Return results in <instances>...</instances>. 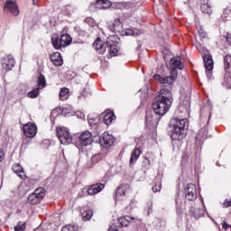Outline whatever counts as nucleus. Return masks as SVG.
Instances as JSON below:
<instances>
[{"mask_svg":"<svg viewBox=\"0 0 231 231\" xmlns=\"http://www.w3.org/2000/svg\"><path fill=\"white\" fill-rule=\"evenodd\" d=\"M33 5H37L39 3V0H32Z\"/></svg>","mask_w":231,"mask_h":231,"instance_id":"09e8293b","label":"nucleus"},{"mask_svg":"<svg viewBox=\"0 0 231 231\" xmlns=\"http://www.w3.org/2000/svg\"><path fill=\"white\" fill-rule=\"evenodd\" d=\"M68 95H69V89L62 88L60 91V100H68Z\"/></svg>","mask_w":231,"mask_h":231,"instance_id":"c756f323","label":"nucleus"},{"mask_svg":"<svg viewBox=\"0 0 231 231\" xmlns=\"http://www.w3.org/2000/svg\"><path fill=\"white\" fill-rule=\"evenodd\" d=\"M56 131L57 136L62 145H69V143L73 142V136H71L69 129L66 127H58Z\"/></svg>","mask_w":231,"mask_h":231,"instance_id":"39448f33","label":"nucleus"},{"mask_svg":"<svg viewBox=\"0 0 231 231\" xmlns=\"http://www.w3.org/2000/svg\"><path fill=\"white\" fill-rule=\"evenodd\" d=\"M12 171H14L15 174H17V176L22 180H26V178H28L26 176V173L24 172V169L23 168V166H21V164L17 162L13 164Z\"/></svg>","mask_w":231,"mask_h":231,"instance_id":"6ab92c4d","label":"nucleus"},{"mask_svg":"<svg viewBox=\"0 0 231 231\" xmlns=\"http://www.w3.org/2000/svg\"><path fill=\"white\" fill-rule=\"evenodd\" d=\"M181 106H190V97L189 96H181L180 97Z\"/></svg>","mask_w":231,"mask_h":231,"instance_id":"473e14b6","label":"nucleus"},{"mask_svg":"<svg viewBox=\"0 0 231 231\" xmlns=\"http://www.w3.org/2000/svg\"><path fill=\"white\" fill-rule=\"evenodd\" d=\"M222 228H223V230L226 231V230H228V228H231V226L228 225V224L226 223V221L224 220V221L222 222Z\"/></svg>","mask_w":231,"mask_h":231,"instance_id":"ea45409f","label":"nucleus"},{"mask_svg":"<svg viewBox=\"0 0 231 231\" xmlns=\"http://www.w3.org/2000/svg\"><path fill=\"white\" fill-rule=\"evenodd\" d=\"M15 66V59H14V56L7 55L2 60V68L5 69V71H11L12 68Z\"/></svg>","mask_w":231,"mask_h":231,"instance_id":"dca6fc26","label":"nucleus"},{"mask_svg":"<svg viewBox=\"0 0 231 231\" xmlns=\"http://www.w3.org/2000/svg\"><path fill=\"white\" fill-rule=\"evenodd\" d=\"M44 196H46V189L39 187L28 195L27 203L29 205H39L44 199Z\"/></svg>","mask_w":231,"mask_h":231,"instance_id":"20e7f679","label":"nucleus"},{"mask_svg":"<svg viewBox=\"0 0 231 231\" xmlns=\"http://www.w3.org/2000/svg\"><path fill=\"white\" fill-rule=\"evenodd\" d=\"M143 163L144 167H149V165H151V161L149 160L148 157H144Z\"/></svg>","mask_w":231,"mask_h":231,"instance_id":"a19ab883","label":"nucleus"},{"mask_svg":"<svg viewBox=\"0 0 231 231\" xmlns=\"http://www.w3.org/2000/svg\"><path fill=\"white\" fill-rule=\"evenodd\" d=\"M199 35H201L202 37H205L206 33H205V30H203V28L199 27Z\"/></svg>","mask_w":231,"mask_h":231,"instance_id":"c03bdc74","label":"nucleus"},{"mask_svg":"<svg viewBox=\"0 0 231 231\" xmlns=\"http://www.w3.org/2000/svg\"><path fill=\"white\" fill-rule=\"evenodd\" d=\"M51 42L54 50H60L61 48H68L73 42V38L68 33L61 34L60 36L54 33L51 38Z\"/></svg>","mask_w":231,"mask_h":231,"instance_id":"7ed1b4c3","label":"nucleus"},{"mask_svg":"<svg viewBox=\"0 0 231 231\" xmlns=\"http://www.w3.org/2000/svg\"><path fill=\"white\" fill-rule=\"evenodd\" d=\"M203 60L207 76L210 79V77H212V70L214 69V60H212V56H210V54H206L203 57Z\"/></svg>","mask_w":231,"mask_h":231,"instance_id":"2eb2a0df","label":"nucleus"},{"mask_svg":"<svg viewBox=\"0 0 231 231\" xmlns=\"http://www.w3.org/2000/svg\"><path fill=\"white\" fill-rule=\"evenodd\" d=\"M92 162H93L94 163H98V162H100V155H94V156L92 157Z\"/></svg>","mask_w":231,"mask_h":231,"instance_id":"79ce46f5","label":"nucleus"},{"mask_svg":"<svg viewBox=\"0 0 231 231\" xmlns=\"http://www.w3.org/2000/svg\"><path fill=\"white\" fill-rule=\"evenodd\" d=\"M178 75L176 74H171V76L167 77H162L160 74H155L153 76L154 80L157 82H160V84H163L164 86H172L174 84V81L176 80Z\"/></svg>","mask_w":231,"mask_h":231,"instance_id":"1a4fd4ad","label":"nucleus"},{"mask_svg":"<svg viewBox=\"0 0 231 231\" xmlns=\"http://www.w3.org/2000/svg\"><path fill=\"white\" fill-rule=\"evenodd\" d=\"M112 5L109 0H97L95 7L97 8V10H107V8H111Z\"/></svg>","mask_w":231,"mask_h":231,"instance_id":"412c9836","label":"nucleus"},{"mask_svg":"<svg viewBox=\"0 0 231 231\" xmlns=\"http://www.w3.org/2000/svg\"><path fill=\"white\" fill-rule=\"evenodd\" d=\"M61 231H79V226L75 225H67L61 228Z\"/></svg>","mask_w":231,"mask_h":231,"instance_id":"72a5a7b5","label":"nucleus"},{"mask_svg":"<svg viewBox=\"0 0 231 231\" xmlns=\"http://www.w3.org/2000/svg\"><path fill=\"white\" fill-rule=\"evenodd\" d=\"M224 86L231 89V72H226V75L224 77Z\"/></svg>","mask_w":231,"mask_h":231,"instance_id":"7c9ffc66","label":"nucleus"},{"mask_svg":"<svg viewBox=\"0 0 231 231\" xmlns=\"http://www.w3.org/2000/svg\"><path fill=\"white\" fill-rule=\"evenodd\" d=\"M88 122L89 125H96V124L98 122V120L97 118L88 117Z\"/></svg>","mask_w":231,"mask_h":231,"instance_id":"4c0bfd02","label":"nucleus"},{"mask_svg":"<svg viewBox=\"0 0 231 231\" xmlns=\"http://www.w3.org/2000/svg\"><path fill=\"white\" fill-rule=\"evenodd\" d=\"M106 189V184L104 183H96L88 187L87 193L88 196H95L98 192H102Z\"/></svg>","mask_w":231,"mask_h":231,"instance_id":"f3484780","label":"nucleus"},{"mask_svg":"<svg viewBox=\"0 0 231 231\" xmlns=\"http://www.w3.org/2000/svg\"><path fill=\"white\" fill-rule=\"evenodd\" d=\"M182 212H183V211H181V209L177 208V213H178V214H182Z\"/></svg>","mask_w":231,"mask_h":231,"instance_id":"de8ad7c7","label":"nucleus"},{"mask_svg":"<svg viewBox=\"0 0 231 231\" xmlns=\"http://www.w3.org/2000/svg\"><path fill=\"white\" fill-rule=\"evenodd\" d=\"M162 190V183H155V185L152 187V191L153 192H160Z\"/></svg>","mask_w":231,"mask_h":231,"instance_id":"c9c22d12","label":"nucleus"},{"mask_svg":"<svg viewBox=\"0 0 231 231\" xmlns=\"http://www.w3.org/2000/svg\"><path fill=\"white\" fill-rule=\"evenodd\" d=\"M78 142L79 145L88 147L93 143V134L89 131H85L79 136Z\"/></svg>","mask_w":231,"mask_h":231,"instance_id":"9b49d317","label":"nucleus"},{"mask_svg":"<svg viewBox=\"0 0 231 231\" xmlns=\"http://www.w3.org/2000/svg\"><path fill=\"white\" fill-rule=\"evenodd\" d=\"M51 60L54 66H62L64 60H62V55L60 52H54L51 55Z\"/></svg>","mask_w":231,"mask_h":231,"instance_id":"4be33fe9","label":"nucleus"},{"mask_svg":"<svg viewBox=\"0 0 231 231\" xmlns=\"http://www.w3.org/2000/svg\"><path fill=\"white\" fill-rule=\"evenodd\" d=\"M99 142L105 149H109V147H112V145H115L116 140H115V136L105 132L99 138Z\"/></svg>","mask_w":231,"mask_h":231,"instance_id":"f8f14e48","label":"nucleus"},{"mask_svg":"<svg viewBox=\"0 0 231 231\" xmlns=\"http://www.w3.org/2000/svg\"><path fill=\"white\" fill-rule=\"evenodd\" d=\"M122 22L120 21V19H116L113 23H111L108 26V29L110 30V32H113L114 33H120L122 32Z\"/></svg>","mask_w":231,"mask_h":231,"instance_id":"aec40b11","label":"nucleus"},{"mask_svg":"<svg viewBox=\"0 0 231 231\" xmlns=\"http://www.w3.org/2000/svg\"><path fill=\"white\" fill-rule=\"evenodd\" d=\"M115 118H116V116H115L114 112H106L103 116V124L106 125H111Z\"/></svg>","mask_w":231,"mask_h":231,"instance_id":"b1692460","label":"nucleus"},{"mask_svg":"<svg viewBox=\"0 0 231 231\" xmlns=\"http://www.w3.org/2000/svg\"><path fill=\"white\" fill-rule=\"evenodd\" d=\"M171 75H178V69H183L180 57H174L170 60Z\"/></svg>","mask_w":231,"mask_h":231,"instance_id":"ddd939ff","label":"nucleus"},{"mask_svg":"<svg viewBox=\"0 0 231 231\" xmlns=\"http://www.w3.org/2000/svg\"><path fill=\"white\" fill-rule=\"evenodd\" d=\"M39 91H41V89L36 88L32 91L28 92L27 94L28 98H37L39 97Z\"/></svg>","mask_w":231,"mask_h":231,"instance_id":"2f4dec72","label":"nucleus"},{"mask_svg":"<svg viewBox=\"0 0 231 231\" xmlns=\"http://www.w3.org/2000/svg\"><path fill=\"white\" fill-rule=\"evenodd\" d=\"M171 106H172V92L167 88H162L157 92L152 103L155 115L163 116L169 112Z\"/></svg>","mask_w":231,"mask_h":231,"instance_id":"f257e3e1","label":"nucleus"},{"mask_svg":"<svg viewBox=\"0 0 231 231\" xmlns=\"http://www.w3.org/2000/svg\"><path fill=\"white\" fill-rule=\"evenodd\" d=\"M131 219L134 221V217L129 216L123 217L118 219V223L121 226H129V221H131Z\"/></svg>","mask_w":231,"mask_h":231,"instance_id":"bb28decb","label":"nucleus"},{"mask_svg":"<svg viewBox=\"0 0 231 231\" xmlns=\"http://www.w3.org/2000/svg\"><path fill=\"white\" fill-rule=\"evenodd\" d=\"M118 36H109L106 42V46L108 48V53L106 55L107 59H113L118 55V42H115L113 39H116Z\"/></svg>","mask_w":231,"mask_h":231,"instance_id":"423d86ee","label":"nucleus"},{"mask_svg":"<svg viewBox=\"0 0 231 231\" xmlns=\"http://www.w3.org/2000/svg\"><path fill=\"white\" fill-rule=\"evenodd\" d=\"M140 154H142V149L135 147L129 160L130 165H134V162H137L138 159L140 158Z\"/></svg>","mask_w":231,"mask_h":231,"instance_id":"5701e85b","label":"nucleus"},{"mask_svg":"<svg viewBox=\"0 0 231 231\" xmlns=\"http://www.w3.org/2000/svg\"><path fill=\"white\" fill-rule=\"evenodd\" d=\"M93 47L99 55H104L106 53V48H107V43L106 44L100 37H97L93 43Z\"/></svg>","mask_w":231,"mask_h":231,"instance_id":"a211bd4d","label":"nucleus"},{"mask_svg":"<svg viewBox=\"0 0 231 231\" xmlns=\"http://www.w3.org/2000/svg\"><path fill=\"white\" fill-rule=\"evenodd\" d=\"M4 10L7 14H12V15L17 16L19 15V6L15 2L12 0H7L4 5Z\"/></svg>","mask_w":231,"mask_h":231,"instance_id":"4468645a","label":"nucleus"},{"mask_svg":"<svg viewBox=\"0 0 231 231\" xmlns=\"http://www.w3.org/2000/svg\"><path fill=\"white\" fill-rule=\"evenodd\" d=\"M23 131L26 138H34L35 134H37V125H35V123L29 122L23 125Z\"/></svg>","mask_w":231,"mask_h":231,"instance_id":"9d476101","label":"nucleus"},{"mask_svg":"<svg viewBox=\"0 0 231 231\" xmlns=\"http://www.w3.org/2000/svg\"><path fill=\"white\" fill-rule=\"evenodd\" d=\"M184 194L188 201H194L198 199V189L196 188V185L193 183L187 184L184 189Z\"/></svg>","mask_w":231,"mask_h":231,"instance_id":"6e6552de","label":"nucleus"},{"mask_svg":"<svg viewBox=\"0 0 231 231\" xmlns=\"http://www.w3.org/2000/svg\"><path fill=\"white\" fill-rule=\"evenodd\" d=\"M223 208H228L231 207V199H226L222 204Z\"/></svg>","mask_w":231,"mask_h":231,"instance_id":"58836bf2","label":"nucleus"},{"mask_svg":"<svg viewBox=\"0 0 231 231\" xmlns=\"http://www.w3.org/2000/svg\"><path fill=\"white\" fill-rule=\"evenodd\" d=\"M85 23H87V24H89V26H93L95 24V19L91 17H87L85 19Z\"/></svg>","mask_w":231,"mask_h":231,"instance_id":"e433bc0d","label":"nucleus"},{"mask_svg":"<svg viewBox=\"0 0 231 231\" xmlns=\"http://www.w3.org/2000/svg\"><path fill=\"white\" fill-rule=\"evenodd\" d=\"M131 186L129 184H121L118 186V188L116 189V201H120L125 198L128 194H131Z\"/></svg>","mask_w":231,"mask_h":231,"instance_id":"0eeeda50","label":"nucleus"},{"mask_svg":"<svg viewBox=\"0 0 231 231\" xmlns=\"http://www.w3.org/2000/svg\"><path fill=\"white\" fill-rule=\"evenodd\" d=\"M187 129H189V119L173 118L172 130L170 132L171 140L181 142L187 136Z\"/></svg>","mask_w":231,"mask_h":231,"instance_id":"f03ea898","label":"nucleus"},{"mask_svg":"<svg viewBox=\"0 0 231 231\" xmlns=\"http://www.w3.org/2000/svg\"><path fill=\"white\" fill-rule=\"evenodd\" d=\"M108 231H118V228H116L115 226H110Z\"/></svg>","mask_w":231,"mask_h":231,"instance_id":"49530a36","label":"nucleus"},{"mask_svg":"<svg viewBox=\"0 0 231 231\" xmlns=\"http://www.w3.org/2000/svg\"><path fill=\"white\" fill-rule=\"evenodd\" d=\"M201 12H203V14H208V15H210V14H212V5H210V4L206 3L203 4L200 7Z\"/></svg>","mask_w":231,"mask_h":231,"instance_id":"c85d7f7f","label":"nucleus"},{"mask_svg":"<svg viewBox=\"0 0 231 231\" xmlns=\"http://www.w3.org/2000/svg\"><path fill=\"white\" fill-rule=\"evenodd\" d=\"M82 33L83 35H86V32L80 31L79 34Z\"/></svg>","mask_w":231,"mask_h":231,"instance_id":"8fccbe9b","label":"nucleus"},{"mask_svg":"<svg viewBox=\"0 0 231 231\" xmlns=\"http://www.w3.org/2000/svg\"><path fill=\"white\" fill-rule=\"evenodd\" d=\"M83 221H89L93 217V211L91 209L85 210L81 213Z\"/></svg>","mask_w":231,"mask_h":231,"instance_id":"cd10ccee","label":"nucleus"},{"mask_svg":"<svg viewBox=\"0 0 231 231\" xmlns=\"http://www.w3.org/2000/svg\"><path fill=\"white\" fill-rule=\"evenodd\" d=\"M45 86H46V78L43 76V74H40L37 79V88L44 89Z\"/></svg>","mask_w":231,"mask_h":231,"instance_id":"a878e982","label":"nucleus"},{"mask_svg":"<svg viewBox=\"0 0 231 231\" xmlns=\"http://www.w3.org/2000/svg\"><path fill=\"white\" fill-rule=\"evenodd\" d=\"M26 230V222H18V224L14 226V231H24Z\"/></svg>","mask_w":231,"mask_h":231,"instance_id":"f704fd0d","label":"nucleus"},{"mask_svg":"<svg viewBox=\"0 0 231 231\" xmlns=\"http://www.w3.org/2000/svg\"><path fill=\"white\" fill-rule=\"evenodd\" d=\"M147 207H148V215L151 214V211L152 210V202H148L147 203Z\"/></svg>","mask_w":231,"mask_h":231,"instance_id":"37998d69","label":"nucleus"},{"mask_svg":"<svg viewBox=\"0 0 231 231\" xmlns=\"http://www.w3.org/2000/svg\"><path fill=\"white\" fill-rule=\"evenodd\" d=\"M224 69L226 73H231V55H226L224 57Z\"/></svg>","mask_w":231,"mask_h":231,"instance_id":"393cba45","label":"nucleus"},{"mask_svg":"<svg viewBox=\"0 0 231 231\" xmlns=\"http://www.w3.org/2000/svg\"><path fill=\"white\" fill-rule=\"evenodd\" d=\"M5 160V152L0 149V163Z\"/></svg>","mask_w":231,"mask_h":231,"instance_id":"a18cd8bd","label":"nucleus"}]
</instances>
